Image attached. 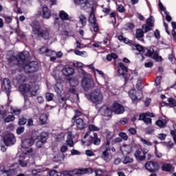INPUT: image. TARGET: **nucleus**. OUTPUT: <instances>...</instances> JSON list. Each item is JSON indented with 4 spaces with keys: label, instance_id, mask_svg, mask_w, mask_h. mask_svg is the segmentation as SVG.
I'll use <instances>...</instances> for the list:
<instances>
[{
    "label": "nucleus",
    "instance_id": "nucleus-37",
    "mask_svg": "<svg viewBox=\"0 0 176 176\" xmlns=\"http://www.w3.org/2000/svg\"><path fill=\"white\" fill-rule=\"evenodd\" d=\"M128 120L127 118H124L120 120L118 122H116V126H120L122 124V126H124V124H126Z\"/></svg>",
    "mask_w": 176,
    "mask_h": 176
},
{
    "label": "nucleus",
    "instance_id": "nucleus-59",
    "mask_svg": "<svg viewBox=\"0 0 176 176\" xmlns=\"http://www.w3.org/2000/svg\"><path fill=\"white\" fill-rule=\"evenodd\" d=\"M164 14H166V21H168V23H170V21H171V20H173V18H172L171 16L170 15V12H165Z\"/></svg>",
    "mask_w": 176,
    "mask_h": 176
},
{
    "label": "nucleus",
    "instance_id": "nucleus-39",
    "mask_svg": "<svg viewBox=\"0 0 176 176\" xmlns=\"http://www.w3.org/2000/svg\"><path fill=\"white\" fill-rule=\"evenodd\" d=\"M38 90H39V85H36L35 88L30 92L32 96L35 97L38 95Z\"/></svg>",
    "mask_w": 176,
    "mask_h": 176
},
{
    "label": "nucleus",
    "instance_id": "nucleus-18",
    "mask_svg": "<svg viewBox=\"0 0 176 176\" xmlns=\"http://www.w3.org/2000/svg\"><path fill=\"white\" fill-rule=\"evenodd\" d=\"M19 90L23 93V94H27V93H30V91L31 90V86L30 84H22L19 86Z\"/></svg>",
    "mask_w": 176,
    "mask_h": 176
},
{
    "label": "nucleus",
    "instance_id": "nucleus-13",
    "mask_svg": "<svg viewBox=\"0 0 176 176\" xmlns=\"http://www.w3.org/2000/svg\"><path fill=\"white\" fill-rule=\"evenodd\" d=\"M34 142H35V139L33 138L25 139L21 142V148H23V149H27L32 146V145H34Z\"/></svg>",
    "mask_w": 176,
    "mask_h": 176
},
{
    "label": "nucleus",
    "instance_id": "nucleus-30",
    "mask_svg": "<svg viewBox=\"0 0 176 176\" xmlns=\"http://www.w3.org/2000/svg\"><path fill=\"white\" fill-rule=\"evenodd\" d=\"M59 17L61 19V20H68L69 16L67 12L62 10L59 12Z\"/></svg>",
    "mask_w": 176,
    "mask_h": 176
},
{
    "label": "nucleus",
    "instance_id": "nucleus-7",
    "mask_svg": "<svg viewBox=\"0 0 176 176\" xmlns=\"http://www.w3.org/2000/svg\"><path fill=\"white\" fill-rule=\"evenodd\" d=\"M88 21L90 24H92V28L91 29V32H98L100 31V26L97 23V19H96V15L94 12H91L88 19Z\"/></svg>",
    "mask_w": 176,
    "mask_h": 176
},
{
    "label": "nucleus",
    "instance_id": "nucleus-19",
    "mask_svg": "<svg viewBox=\"0 0 176 176\" xmlns=\"http://www.w3.org/2000/svg\"><path fill=\"white\" fill-rule=\"evenodd\" d=\"M162 170L165 173H171L174 168L173 167V164L170 163H164L162 166Z\"/></svg>",
    "mask_w": 176,
    "mask_h": 176
},
{
    "label": "nucleus",
    "instance_id": "nucleus-1",
    "mask_svg": "<svg viewBox=\"0 0 176 176\" xmlns=\"http://www.w3.org/2000/svg\"><path fill=\"white\" fill-rule=\"evenodd\" d=\"M30 52L24 51L13 56L11 60H16L19 65H22L25 74H34L39 69V64L36 61H30Z\"/></svg>",
    "mask_w": 176,
    "mask_h": 176
},
{
    "label": "nucleus",
    "instance_id": "nucleus-14",
    "mask_svg": "<svg viewBox=\"0 0 176 176\" xmlns=\"http://www.w3.org/2000/svg\"><path fill=\"white\" fill-rule=\"evenodd\" d=\"M111 152V147H107L104 148V151L102 152V159L104 160V162H109L111 159V155L109 154Z\"/></svg>",
    "mask_w": 176,
    "mask_h": 176
},
{
    "label": "nucleus",
    "instance_id": "nucleus-24",
    "mask_svg": "<svg viewBox=\"0 0 176 176\" xmlns=\"http://www.w3.org/2000/svg\"><path fill=\"white\" fill-rule=\"evenodd\" d=\"M94 170L91 168H85L79 169V173L81 174V175H83L85 174H93Z\"/></svg>",
    "mask_w": 176,
    "mask_h": 176
},
{
    "label": "nucleus",
    "instance_id": "nucleus-3",
    "mask_svg": "<svg viewBox=\"0 0 176 176\" xmlns=\"http://www.w3.org/2000/svg\"><path fill=\"white\" fill-rule=\"evenodd\" d=\"M82 74L84 75V77L81 81V87H82L85 91H89L90 89L94 87V81L91 78V75L86 72V71L82 70Z\"/></svg>",
    "mask_w": 176,
    "mask_h": 176
},
{
    "label": "nucleus",
    "instance_id": "nucleus-23",
    "mask_svg": "<svg viewBox=\"0 0 176 176\" xmlns=\"http://www.w3.org/2000/svg\"><path fill=\"white\" fill-rule=\"evenodd\" d=\"M24 97V101H25V104L23 106V109H30L31 108V102L28 100V96L27 94H23Z\"/></svg>",
    "mask_w": 176,
    "mask_h": 176
},
{
    "label": "nucleus",
    "instance_id": "nucleus-9",
    "mask_svg": "<svg viewBox=\"0 0 176 176\" xmlns=\"http://www.w3.org/2000/svg\"><path fill=\"white\" fill-rule=\"evenodd\" d=\"M3 142L6 146H12L16 143V137L13 134L6 135L3 138Z\"/></svg>",
    "mask_w": 176,
    "mask_h": 176
},
{
    "label": "nucleus",
    "instance_id": "nucleus-45",
    "mask_svg": "<svg viewBox=\"0 0 176 176\" xmlns=\"http://www.w3.org/2000/svg\"><path fill=\"white\" fill-rule=\"evenodd\" d=\"M135 28V25H134L132 23H129L125 25V30H134Z\"/></svg>",
    "mask_w": 176,
    "mask_h": 176
},
{
    "label": "nucleus",
    "instance_id": "nucleus-36",
    "mask_svg": "<svg viewBox=\"0 0 176 176\" xmlns=\"http://www.w3.org/2000/svg\"><path fill=\"white\" fill-rule=\"evenodd\" d=\"M27 120H28L27 118L22 117V118H19L18 124L19 126H24V124H25L27 123Z\"/></svg>",
    "mask_w": 176,
    "mask_h": 176
},
{
    "label": "nucleus",
    "instance_id": "nucleus-52",
    "mask_svg": "<svg viewBox=\"0 0 176 176\" xmlns=\"http://www.w3.org/2000/svg\"><path fill=\"white\" fill-rule=\"evenodd\" d=\"M45 142H42V140H40L38 139V140L36 142V148H41L43 146V145H45Z\"/></svg>",
    "mask_w": 176,
    "mask_h": 176
},
{
    "label": "nucleus",
    "instance_id": "nucleus-29",
    "mask_svg": "<svg viewBox=\"0 0 176 176\" xmlns=\"http://www.w3.org/2000/svg\"><path fill=\"white\" fill-rule=\"evenodd\" d=\"M96 72H98V75L104 79V82L107 83V80H108V76L104 73V72L101 70H98V69H96Z\"/></svg>",
    "mask_w": 176,
    "mask_h": 176
},
{
    "label": "nucleus",
    "instance_id": "nucleus-8",
    "mask_svg": "<svg viewBox=\"0 0 176 176\" xmlns=\"http://www.w3.org/2000/svg\"><path fill=\"white\" fill-rule=\"evenodd\" d=\"M1 89L6 91L8 97L10 96V91L12 90V82L9 78H3L1 82Z\"/></svg>",
    "mask_w": 176,
    "mask_h": 176
},
{
    "label": "nucleus",
    "instance_id": "nucleus-12",
    "mask_svg": "<svg viewBox=\"0 0 176 176\" xmlns=\"http://www.w3.org/2000/svg\"><path fill=\"white\" fill-rule=\"evenodd\" d=\"M91 0H74L75 5L80 6V9L86 10L90 6Z\"/></svg>",
    "mask_w": 176,
    "mask_h": 176
},
{
    "label": "nucleus",
    "instance_id": "nucleus-4",
    "mask_svg": "<svg viewBox=\"0 0 176 176\" xmlns=\"http://www.w3.org/2000/svg\"><path fill=\"white\" fill-rule=\"evenodd\" d=\"M80 111H76V115L72 118V127H74L76 125L77 130H83L86 127V123L83 121V119L79 118L80 115Z\"/></svg>",
    "mask_w": 176,
    "mask_h": 176
},
{
    "label": "nucleus",
    "instance_id": "nucleus-64",
    "mask_svg": "<svg viewBox=\"0 0 176 176\" xmlns=\"http://www.w3.org/2000/svg\"><path fill=\"white\" fill-rule=\"evenodd\" d=\"M117 10H118V12H120V13H124V7L123 6H122V4H120V5L118 6Z\"/></svg>",
    "mask_w": 176,
    "mask_h": 176
},
{
    "label": "nucleus",
    "instance_id": "nucleus-25",
    "mask_svg": "<svg viewBox=\"0 0 176 176\" xmlns=\"http://www.w3.org/2000/svg\"><path fill=\"white\" fill-rule=\"evenodd\" d=\"M78 19L82 27H86V25L87 24V18L86 16L84 14H80Z\"/></svg>",
    "mask_w": 176,
    "mask_h": 176
},
{
    "label": "nucleus",
    "instance_id": "nucleus-16",
    "mask_svg": "<svg viewBox=\"0 0 176 176\" xmlns=\"http://www.w3.org/2000/svg\"><path fill=\"white\" fill-rule=\"evenodd\" d=\"M113 111L117 115H121V113L124 112V107H123L120 104L114 103L113 105Z\"/></svg>",
    "mask_w": 176,
    "mask_h": 176
},
{
    "label": "nucleus",
    "instance_id": "nucleus-50",
    "mask_svg": "<svg viewBox=\"0 0 176 176\" xmlns=\"http://www.w3.org/2000/svg\"><path fill=\"white\" fill-rule=\"evenodd\" d=\"M158 6L162 12H164V14L166 13V12H167V10H166V7L163 6V3H162V1H160V0H159Z\"/></svg>",
    "mask_w": 176,
    "mask_h": 176
},
{
    "label": "nucleus",
    "instance_id": "nucleus-35",
    "mask_svg": "<svg viewBox=\"0 0 176 176\" xmlns=\"http://www.w3.org/2000/svg\"><path fill=\"white\" fill-rule=\"evenodd\" d=\"M142 28V30H144V34L149 32V31H152L153 28V27H151L148 25H146V24H144Z\"/></svg>",
    "mask_w": 176,
    "mask_h": 176
},
{
    "label": "nucleus",
    "instance_id": "nucleus-46",
    "mask_svg": "<svg viewBox=\"0 0 176 176\" xmlns=\"http://www.w3.org/2000/svg\"><path fill=\"white\" fill-rule=\"evenodd\" d=\"M119 136L124 141H127L129 140V136L127 135L126 133L121 132L119 133Z\"/></svg>",
    "mask_w": 176,
    "mask_h": 176
},
{
    "label": "nucleus",
    "instance_id": "nucleus-15",
    "mask_svg": "<svg viewBox=\"0 0 176 176\" xmlns=\"http://www.w3.org/2000/svg\"><path fill=\"white\" fill-rule=\"evenodd\" d=\"M62 73L65 76H72L75 74V69L72 67L66 66L62 69Z\"/></svg>",
    "mask_w": 176,
    "mask_h": 176
},
{
    "label": "nucleus",
    "instance_id": "nucleus-32",
    "mask_svg": "<svg viewBox=\"0 0 176 176\" xmlns=\"http://www.w3.org/2000/svg\"><path fill=\"white\" fill-rule=\"evenodd\" d=\"M133 162H134V160H133V158L128 156L124 157L122 160V163L124 164H129V163H133Z\"/></svg>",
    "mask_w": 176,
    "mask_h": 176
},
{
    "label": "nucleus",
    "instance_id": "nucleus-6",
    "mask_svg": "<svg viewBox=\"0 0 176 176\" xmlns=\"http://www.w3.org/2000/svg\"><path fill=\"white\" fill-rule=\"evenodd\" d=\"M144 168L148 173H157L160 168V165L157 162L148 161L144 164Z\"/></svg>",
    "mask_w": 176,
    "mask_h": 176
},
{
    "label": "nucleus",
    "instance_id": "nucleus-20",
    "mask_svg": "<svg viewBox=\"0 0 176 176\" xmlns=\"http://www.w3.org/2000/svg\"><path fill=\"white\" fill-rule=\"evenodd\" d=\"M37 138H38L40 141L44 142V144H46V142H47V138H49V133L42 132Z\"/></svg>",
    "mask_w": 176,
    "mask_h": 176
},
{
    "label": "nucleus",
    "instance_id": "nucleus-2",
    "mask_svg": "<svg viewBox=\"0 0 176 176\" xmlns=\"http://www.w3.org/2000/svg\"><path fill=\"white\" fill-rule=\"evenodd\" d=\"M32 36L33 39H44V41H50L52 36L49 32L47 28H41L38 23L32 26Z\"/></svg>",
    "mask_w": 176,
    "mask_h": 176
},
{
    "label": "nucleus",
    "instance_id": "nucleus-33",
    "mask_svg": "<svg viewBox=\"0 0 176 176\" xmlns=\"http://www.w3.org/2000/svg\"><path fill=\"white\" fill-rule=\"evenodd\" d=\"M14 119H16V117H14V116L9 115L4 119V122L5 123H10V122L14 121Z\"/></svg>",
    "mask_w": 176,
    "mask_h": 176
},
{
    "label": "nucleus",
    "instance_id": "nucleus-62",
    "mask_svg": "<svg viewBox=\"0 0 176 176\" xmlns=\"http://www.w3.org/2000/svg\"><path fill=\"white\" fill-rule=\"evenodd\" d=\"M66 142L67 144V145L69 146H70V148H72V146H74V140L71 138H68L67 140H66Z\"/></svg>",
    "mask_w": 176,
    "mask_h": 176
},
{
    "label": "nucleus",
    "instance_id": "nucleus-53",
    "mask_svg": "<svg viewBox=\"0 0 176 176\" xmlns=\"http://www.w3.org/2000/svg\"><path fill=\"white\" fill-rule=\"evenodd\" d=\"M146 118H148V113H142L139 116V120H142L144 122V120Z\"/></svg>",
    "mask_w": 176,
    "mask_h": 176
},
{
    "label": "nucleus",
    "instance_id": "nucleus-21",
    "mask_svg": "<svg viewBox=\"0 0 176 176\" xmlns=\"http://www.w3.org/2000/svg\"><path fill=\"white\" fill-rule=\"evenodd\" d=\"M50 16H52L51 11L48 9L47 7L43 8V19H50Z\"/></svg>",
    "mask_w": 176,
    "mask_h": 176
},
{
    "label": "nucleus",
    "instance_id": "nucleus-10",
    "mask_svg": "<svg viewBox=\"0 0 176 176\" xmlns=\"http://www.w3.org/2000/svg\"><path fill=\"white\" fill-rule=\"evenodd\" d=\"M119 67L120 69H118V74L120 76H122L124 79L127 78V72H129V69L127 67L124 66V63H120Z\"/></svg>",
    "mask_w": 176,
    "mask_h": 176
},
{
    "label": "nucleus",
    "instance_id": "nucleus-27",
    "mask_svg": "<svg viewBox=\"0 0 176 176\" xmlns=\"http://www.w3.org/2000/svg\"><path fill=\"white\" fill-rule=\"evenodd\" d=\"M157 52H155V50L153 48H150L147 50V52L145 54V56L146 57H149L150 58H152L153 56L157 53Z\"/></svg>",
    "mask_w": 176,
    "mask_h": 176
},
{
    "label": "nucleus",
    "instance_id": "nucleus-49",
    "mask_svg": "<svg viewBox=\"0 0 176 176\" xmlns=\"http://www.w3.org/2000/svg\"><path fill=\"white\" fill-rule=\"evenodd\" d=\"M158 6L162 12H164V14L166 13V12H167V10H166V7L163 6V3H162V1H160V0H159Z\"/></svg>",
    "mask_w": 176,
    "mask_h": 176
},
{
    "label": "nucleus",
    "instance_id": "nucleus-41",
    "mask_svg": "<svg viewBox=\"0 0 176 176\" xmlns=\"http://www.w3.org/2000/svg\"><path fill=\"white\" fill-rule=\"evenodd\" d=\"M168 102L172 106V108H174V107H176V100L174 99V98H168Z\"/></svg>",
    "mask_w": 176,
    "mask_h": 176
},
{
    "label": "nucleus",
    "instance_id": "nucleus-55",
    "mask_svg": "<svg viewBox=\"0 0 176 176\" xmlns=\"http://www.w3.org/2000/svg\"><path fill=\"white\" fill-rule=\"evenodd\" d=\"M135 47L136 50H138V52H144V50H145V48L140 44H136L135 45Z\"/></svg>",
    "mask_w": 176,
    "mask_h": 176
},
{
    "label": "nucleus",
    "instance_id": "nucleus-11",
    "mask_svg": "<svg viewBox=\"0 0 176 176\" xmlns=\"http://www.w3.org/2000/svg\"><path fill=\"white\" fill-rule=\"evenodd\" d=\"M100 113L102 116H107V118L112 116V109L107 105H104L100 108Z\"/></svg>",
    "mask_w": 176,
    "mask_h": 176
},
{
    "label": "nucleus",
    "instance_id": "nucleus-51",
    "mask_svg": "<svg viewBox=\"0 0 176 176\" xmlns=\"http://www.w3.org/2000/svg\"><path fill=\"white\" fill-rule=\"evenodd\" d=\"M24 130H25L24 126H19L16 129V134H18V135H20V134H23V133H24Z\"/></svg>",
    "mask_w": 176,
    "mask_h": 176
},
{
    "label": "nucleus",
    "instance_id": "nucleus-40",
    "mask_svg": "<svg viewBox=\"0 0 176 176\" xmlns=\"http://www.w3.org/2000/svg\"><path fill=\"white\" fill-rule=\"evenodd\" d=\"M136 89H138L139 91H142V89H144V87L142 86V82H141V80L140 79L138 80Z\"/></svg>",
    "mask_w": 176,
    "mask_h": 176
},
{
    "label": "nucleus",
    "instance_id": "nucleus-42",
    "mask_svg": "<svg viewBox=\"0 0 176 176\" xmlns=\"http://www.w3.org/2000/svg\"><path fill=\"white\" fill-rule=\"evenodd\" d=\"M54 97V94L52 93H47L45 94V99L47 100V101H53Z\"/></svg>",
    "mask_w": 176,
    "mask_h": 176
},
{
    "label": "nucleus",
    "instance_id": "nucleus-57",
    "mask_svg": "<svg viewBox=\"0 0 176 176\" xmlns=\"http://www.w3.org/2000/svg\"><path fill=\"white\" fill-rule=\"evenodd\" d=\"M155 155L156 157H158L159 159L162 156V153H160L159 151H157V146H155Z\"/></svg>",
    "mask_w": 176,
    "mask_h": 176
},
{
    "label": "nucleus",
    "instance_id": "nucleus-61",
    "mask_svg": "<svg viewBox=\"0 0 176 176\" xmlns=\"http://www.w3.org/2000/svg\"><path fill=\"white\" fill-rule=\"evenodd\" d=\"M53 53H54V51L50 50L49 48H47V51L45 52V55L48 57H50V56H53Z\"/></svg>",
    "mask_w": 176,
    "mask_h": 176
},
{
    "label": "nucleus",
    "instance_id": "nucleus-54",
    "mask_svg": "<svg viewBox=\"0 0 176 176\" xmlns=\"http://www.w3.org/2000/svg\"><path fill=\"white\" fill-rule=\"evenodd\" d=\"M154 36H155V39H157V41H159V39H160V31H159L158 29H157L154 31Z\"/></svg>",
    "mask_w": 176,
    "mask_h": 176
},
{
    "label": "nucleus",
    "instance_id": "nucleus-34",
    "mask_svg": "<svg viewBox=\"0 0 176 176\" xmlns=\"http://www.w3.org/2000/svg\"><path fill=\"white\" fill-rule=\"evenodd\" d=\"M90 144H94V145H100L101 144V139L100 138H95V139H91L89 140Z\"/></svg>",
    "mask_w": 176,
    "mask_h": 176
},
{
    "label": "nucleus",
    "instance_id": "nucleus-56",
    "mask_svg": "<svg viewBox=\"0 0 176 176\" xmlns=\"http://www.w3.org/2000/svg\"><path fill=\"white\" fill-rule=\"evenodd\" d=\"M8 113V111L6 110H1L0 109V119H3V118H5L6 116Z\"/></svg>",
    "mask_w": 176,
    "mask_h": 176
},
{
    "label": "nucleus",
    "instance_id": "nucleus-22",
    "mask_svg": "<svg viewBox=\"0 0 176 176\" xmlns=\"http://www.w3.org/2000/svg\"><path fill=\"white\" fill-rule=\"evenodd\" d=\"M129 96L130 98L132 100L133 102L138 100V97L137 96V92L134 89H131V91H129Z\"/></svg>",
    "mask_w": 176,
    "mask_h": 176
},
{
    "label": "nucleus",
    "instance_id": "nucleus-44",
    "mask_svg": "<svg viewBox=\"0 0 176 176\" xmlns=\"http://www.w3.org/2000/svg\"><path fill=\"white\" fill-rule=\"evenodd\" d=\"M89 131H100V129L94 124H90L89 126Z\"/></svg>",
    "mask_w": 176,
    "mask_h": 176
},
{
    "label": "nucleus",
    "instance_id": "nucleus-38",
    "mask_svg": "<svg viewBox=\"0 0 176 176\" xmlns=\"http://www.w3.org/2000/svg\"><path fill=\"white\" fill-rule=\"evenodd\" d=\"M47 120V116L46 114H41L40 116V121L41 122L42 124H45Z\"/></svg>",
    "mask_w": 176,
    "mask_h": 176
},
{
    "label": "nucleus",
    "instance_id": "nucleus-17",
    "mask_svg": "<svg viewBox=\"0 0 176 176\" xmlns=\"http://www.w3.org/2000/svg\"><path fill=\"white\" fill-rule=\"evenodd\" d=\"M144 34L145 33L142 29H138L136 30V39H138V41H140V42H142V43H145V40H144Z\"/></svg>",
    "mask_w": 176,
    "mask_h": 176
},
{
    "label": "nucleus",
    "instance_id": "nucleus-26",
    "mask_svg": "<svg viewBox=\"0 0 176 176\" xmlns=\"http://www.w3.org/2000/svg\"><path fill=\"white\" fill-rule=\"evenodd\" d=\"M146 25H149V27H155V18L150 16L146 21Z\"/></svg>",
    "mask_w": 176,
    "mask_h": 176
},
{
    "label": "nucleus",
    "instance_id": "nucleus-63",
    "mask_svg": "<svg viewBox=\"0 0 176 176\" xmlns=\"http://www.w3.org/2000/svg\"><path fill=\"white\" fill-rule=\"evenodd\" d=\"M162 80V77L157 76L155 81V86L157 87V86H160V81Z\"/></svg>",
    "mask_w": 176,
    "mask_h": 176
},
{
    "label": "nucleus",
    "instance_id": "nucleus-43",
    "mask_svg": "<svg viewBox=\"0 0 176 176\" xmlns=\"http://www.w3.org/2000/svg\"><path fill=\"white\" fill-rule=\"evenodd\" d=\"M140 141L143 145H147V146H152V143L143 138H140Z\"/></svg>",
    "mask_w": 176,
    "mask_h": 176
},
{
    "label": "nucleus",
    "instance_id": "nucleus-5",
    "mask_svg": "<svg viewBox=\"0 0 176 176\" xmlns=\"http://www.w3.org/2000/svg\"><path fill=\"white\" fill-rule=\"evenodd\" d=\"M90 100L93 104L98 105L102 102V94L98 89H96L90 94Z\"/></svg>",
    "mask_w": 176,
    "mask_h": 176
},
{
    "label": "nucleus",
    "instance_id": "nucleus-60",
    "mask_svg": "<svg viewBox=\"0 0 176 176\" xmlns=\"http://www.w3.org/2000/svg\"><path fill=\"white\" fill-rule=\"evenodd\" d=\"M10 170H0V176H9Z\"/></svg>",
    "mask_w": 176,
    "mask_h": 176
},
{
    "label": "nucleus",
    "instance_id": "nucleus-47",
    "mask_svg": "<svg viewBox=\"0 0 176 176\" xmlns=\"http://www.w3.org/2000/svg\"><path fill=\"white\" fill-rule=\"evenodd\" d=\"M74 54L76 56H80L81 57H83V56H85V54H86V52L85 51H79L78 50H74Z\"/></svg>",
    "mask_w": 176,
    "mask_h": 176
},
{
    "label": "nucleus",
    "instance_id": "nucleus-58",
    "mask_svg": "<svg viewBox=\"0 0 176 176\" xmlns=\"http://www.w3.org/2000/svg\"><path fill=\"white\" fill-rule=\"evenodd\" d=\"M146 134H152L155 132V129L152 127H148L145 129Z\"/></svg>",
    "mask_w": 176,
    "mask_h": 176
},
{
    "label": "nucleus",
    "instance_id": "nucleus-31",
    "mask_svg": "<svg viewBox=\"0 0 176 176\" xmlns=\"http://www.w3.org/2000/svg\"><path fill=\"white\" fill-rule=\"evenodd\" d=\"M152 58L157 61V63H161V61H163V58L161 56H159V52H155V54L153 56Z\"/></svg>",
    "mask_w": 176,
    "mask_h": 176
},
{
    "label": "nucleus",
    "instance_id": "nucleus-28",
    "mask_svg": "<svg viewBox=\"0 0 176 176\" xmlns=\"http://www.w3.org/2000/svg\"><path fill=\"white\" fill-rule=\"evenodd\" d=\"M155 124L156 126L160 127V129H164V127L167 126V122H164L162 120H158L155 122Z\"/></svg>",
    "mask_w": 176,
    "mask_h": 176
},
{
    "label": "nucleus",
    "instance_id": "nucleus-48",
    "mask_svg": "<svg viewBox=\"0 0 176 176\" xmlns=\"http://www.w3.org/2000/svg\"><path fill=\"white\" fill-rule=\"evenodd\" d=\"M47 50V47L46 46H43L39 49V54H43L44 56L46 54V52Z\"/></svg>",
    "mask_w": 176,
    "mask_h": 176
}]
</instances>
